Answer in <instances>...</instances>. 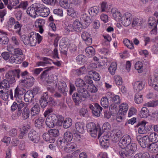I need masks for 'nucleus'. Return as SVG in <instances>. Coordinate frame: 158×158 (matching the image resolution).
<instances>
[{"label": "nucleus", "instance_id": "obj_23", "mask_svg": "<svg viewBox=\"0 0 158 158\" xmlns=\"http://www.w3.org/2000/svg\"><path fill=\"white\" fill-rule=\"evenodd\" d=\"M45 23V21L43 19H39L36 20L35 22V26L39 29V32L42 33L44 31L43 27Z\"/></svg>", "mask_w": 158, "mask_h": 158}, {"label": "nucleus", "instance_id": "obj_54", "mask_svg": "<svg viewBox=\"0 0 158 158\" xmlns=\"http://www.w3.org/2000/svg\"><path fill=\"white\" fill-rule=\"evenodd\" d=\"M89 108L93 111V110H97L99 109V110L102 111V108L97 103L93 104V105L92 104H89Z\"/></svg>", "mask_w": 158, "mask_h": 158}, {"label": "nucleus", "instance_id": "obj_51", "mask_svg": "<svg viewBox=\"0 0 158 158\" xmlns=\"http://www.w3.org/2000/svg\"><path fill=\"white\" fill-rule=\"evenodd\" d=\"M19 0H9V4L7 6L8 8L11 10L14 6L19 3Z\"/></svg>", "mask_w": 158, "mask_h": 158}, {"label": "nucleus", "instance_id": "obj_2", "mask_svg": "<svg viewBox=\"0 0 158 158\" xmlns=\"http://www.w3.org/2000/svg\"><path fill=\"white\" fill-rule=\"evenodd\" d=\"M86 127L87 131L89 132L90 135L93 137H96L98 131V138H99L103 133L101 129L99 127H97L95 124L93 123H89Z\"/></svg>", "mask_w": 158, "mask_h": 158}, {"label": "nucleus", "instance_id": "obj_40", "mask_svg": "<svg viewBox=\"0 0 158 158\" xmlns=\"http://www.w3.org/2000/svg\"><path fill=\"white\" fill-rule=\"evenodd\" d=\"M86 71V68L84 66L78 69H74L73 71L74 73L78 76L85 74Z\"/></svg>", "mask_w": 158, "mask_h": 158}, {"label": "nucleus", "instance_id": "obj_30", "mask_svg": "<svg viewBox=\"0 0 158 158\" xmlns=\"http://www.w3.org/2000/svg\"><path fill=\"white\" fill-rule=\"evenodd\" d=\"M77 147L76 145L73 143H69L66 145L64 148V151L67 152H70L73 151Z\"/></svg>", "mask_w": 158, "mask_h": 158}, {"label": "nucleus", "instance_id": "obj_10", "mask_svg": "<svg viewBox=\"0 0 158 158\" xmlns=\"http://www.w3.org/2000/svg\"><path fill=\"white\" fill-rule=\"evenodd\" d=\"M38 12V16H40L45 17H47L49 14L50 10L48 8L39 3Z\"/></svg>", "mask_w": 158, "mask_h": 158}, {"label": "nucleus", "instance_id": "obj_19", "mask_svg": "<svg viewBox=\"0 0 158 158\" xmlns=\"http://www.w3.org/2000/svg\"><path fill=\"white\" fill-rule=\"evenodd\" d=\"M148 122L143 120L139 122L137 124L138 127H139L138 129V132L140 134H143L147 132L145 125Z\"/></svg>", "mask_w": 158, "mask_h": 158}, {"label": "nucleus", "instance_id": "obj_32", "mask_svg": "<svg viewBox=\"0 0 158 158\" xmlns=\"http://www.w3.org/2000/svg\"><path fill=\"white\" fill-rule=\"evenodd\" d=\"M82 20L84 26L85 27H87L92 22L90 17L86 14L83 15L82 17Z\"/></svg>", "mask_w": 158, "mask_h": 158}, {"label": "nucleus", "instance_id": "obj_38", "mask_svg": "<svg viewBox=\"0 0 158 158\" xmlns=\"http://www.w3.org/2000/svg\"><path fill=\"white\" fill-rule=\"evenodd\" d=\"M10 83L6 79H4L0 83V89H10Z\"/></svg>", "mask_w": 158, "mask_h": 158}, {"label": "nucleus", "instance_id": "obj_17", "mask_svg": "<svg viewBox=\"0 0 158 158\" xmlns=\"http://www.w3.org/2000/svg\"><path fill=\"white\" fill-rule=\"evenodd\" d=\"M81 37L82 40L85 41L87 45H90L92 43L91 38L90 34L86 31L82 32Z\"/></svg>", "mask_w": 158, "mask_h": 158}, {"label": "nucleus", "instance_id": "obj_28", "mask_svg": "<svg viewBox=\"0 0 158 158\" xmlns=\"http://www.w3.org/2000/svg\"><path fill=\"white\" fill-rule=\"evenodd\" d=\"M119 113L124 115L126 114L128 110V105L126 103H123L119 106Z\"/></svg>", "mask_w": 158, "mask_h": 158}, {"label": "nucleus", "instance_id": "obj_24", "mask_svg": "<svg viewBox=\"0 0 158 158\" xmlns=\"http://www.w3.org/2000/svg\"><path fill=\"white\" fill-rule=\"evenodd\" d=\"M148 83L150 86H152L155 90L158 91V77H156L153 80L151 78L149 79Z\"/></svg>", "mask_w": 158, "mask_h": 158}, {"label": "nucleus", "instance_id": "obj_50", "mask_svg": "<svg viewBox=\"0 0 158 158\" xmlns=\"http://www.w3.org/2000/svg\"><path fill=\"white\" fill-rule=\"evenodd\" d=\"M57 78L55 75H52L49 77L48 83L50 84H55L57 80Z\"/></svg>", "mask_w": 158, "mask_h": 158}, {"label": "nucleus", "instance_id": "obj_18", "mask_svg": "<svg viewBox=\"0 0 158 158\" xmlns=\"http://www.w3.org/2000/svg\"><path fill=\"white\" fill-rule=\"evenodd\" d=\"M107 96L108 99L115 103L118 104L120 102V97L117 95H114L110 92H108L107 94Z\"/></svg>", "mask_w": 158, "mask_h": 158}, {"label": "nucleus", "instance_id": "obj_39", "mask_svg": "<svg viewBox=\"0 0 158 158\" xmlns=\"http://www.w3.org/2000/svg\"><path fill=\"white\" fill-rule=\"evenodd\" d=\"M75 127L76 131L79 133H82L84 131V123H76L75 124Z\"/></svg>", "mask_w": 158, "mask_h": 158}, {"label": "nucleus", "instance_id": "obj_31", "mask_svg": "<svg viewBox=\"0 0 158 158\" xmlns=\"http://www.w3.org/2000/svg\"><path fill=\"white\" fill-rule=\"evenodd\" d=\"M148 137L150 142L156 143L158 141V135L156 132L150 133Z\"/></svg>", "mask_w": 158, "mask_h": 158}, {"label": "nucleus", "instance_id": "obj_4", "mask_svg": "<svg viewBox=\"0 0 158 158\" xmlns=\"http://www.w3.org/2000/svg\"><path fill=\"white\" fill-rule=\"evenodd\" d=\"M36 32L32 31L30 32L28 36L25 37L23 41L25 45H30L31 46H35L36 44Z\"/></svg>", "mask_w": 158, "mask_h": 158}, {"label": "nucleus", "instance_id": "obj_58", "mask_svg": "<svg viewBox=\"0 0 158 158\" xmlns=\"http://www.w3.org/2000/svg\"><path fill=\"white\" fill-rule=\"evenodd\" d=\"M142 95L140 93H136L135 96V101L137 104L141 103L143 101Z\"/></svg>", "mask_w": 158, "mask_h": 158}, {"label": "nucleus", "instance_id": "obj_52", "mask_svg": "<svg viewBox=\"0 0 158 158\" xmlns=\"http://www.w3.org/2000/svg\"><path fill=\"white\" fill-rule=\"evenodd\" d=\"M50 135L49 132L47 133H44L43 135V138L46 141L51 143L54 140L53 138L51 137Z\"/></svg>", "mask_w": 158, "mask_h": 158}, {"label": "nucleus", "instance_id": "obj_63", "mask_svg": "<svg viewBox=\"0 0 158 158\" xmlns=\"http://www.w3.org/2000/svg\"><path fill=\"white\" fill-rule=\"evenodd\" d=\"M16 22L15 19L13 17H11L7 22V25L9 27L11 28L13 27Z\"/></svg>", "mask_w": 158, "mask_h": 158}, {"label": "nucleus", "instance_id": "obj_45", "mask_svg": "<svg viewBox=\"0 0 158 158\" xmlns=\"http://www.w3.org/2000/svg\"><path fill=\"white\" fill-rule=\"evenodd\" d=\"M99 8L97 6H94L90 8L89 10V14L92 16L96 15L98 13Z\"/></svg>", "mask_w": 158, "mask_h": 158}, {"label": "nucleus", "instance_id": "obj_55", "mask_svg": "<svg viewBox=\"0 0 158 158\" xmlns=\"http://www.w3.org/2000/svg\"><path fill=\"white\" fill-rule=\"evenodd\" d=\"M22 25L18 21H16L14 26V28L16 30V32L19 35H21V30Z\"/></svg>", "mask_w": 158, "mask_h": 158}, {"label": "nucleus", "instance_id": "obj_12", "mask_svg": "<svg viewBox=\"0 0 158 158\" xmlns=\"http://www.w3.org/2000/svg\"><path fill=\"white\" fill-rule=\"evenodd\" d=\"M26 77V80H21L20 82L25 87L29 88L33 85L35 80L31 76H27Z\"/></svg>", "mask_w": 158, "mask_h": 158}, {"label": "nucleus", "instance_id": "obj_14", "mask_svg": "<svg viewBox=\"0 0 158 158\" xmlns=\"http://www.w3.org/2000/svg\"><path fill=\"white\" fill-rule=\"evenodd\" d=\"M29 140L35 143H38L39 141L40 137L38 133L35 131L31 130L28 135Z\"/></svg>", "mask_w": 158, "mask_h": 158}, {"label": "nucleus", "instance_id": "obj_15", "mask_svg": "<svg viewBox=\"0 0 158 158\" xmlns=\"http://www.w3.org/2000/svg\"><path fill=\"white\" fill-rule=\"evenodd\" d=\"M78 93L83 100H85L89 98V94L87 89L83 87H81L77 89Z\"/></svg>", "mask_w": 158, "mask_h": 158}, {"label": "nucleus", "instance_id": "obj_22", "mask_svg": "<svg viewBox=\"0 0 158 158\" xmlns=\"http://www.w3.org/2000/svg\"><path fill=\"white\" fill-rule=\"evenodd\" d=\"M34 98L33 93L31 91H27L24 95V99L25 102H28V105L32 104V99Z\"/></svg>", "mask_w": 158, "mask_h": 158}, {"label": "nucleus", "instance_id": "obj_26", "mask_svg": "<svg viewBox=\"0 0 158 158\" xmlns=\"http://www.w3.org/2000/svg\"><path fill=\"white\" fill-rule=\"evenodd\" d=\"M144 85L145 83L143 82L137 81L134 84V89L137 92L140 91L143 89Z\"/></svg>", "mask_w": 158, "mask_h": 158}, {"label": "nucleus", "instance_id": "obj_60", "mask_svg": "<svg viewBox=\"0 0 158 158\" xmlns=\"http://www.w3.org/2000/svg\"><path fill=\"white\" fill-rule=\"evenodd\" d=\"M75 84L76 86L78 87L79 88L83 87L85 85V81L81 78L77 79L76 81Z\"/></svg>", "mask_w": 158, "mask_h": 158}, {"label": "nucleus", "instance_id": "obj_46", "mask_svg": "<svg viewBox=\"0 0 158 158\" xmlns=\"http://www.w3.org/2000/svg\"><path fill=\"white\" fill-rule=\"evenodd\" d=\"M158 22L154 17H150L148 19V24L151 27H156Z\"/></svg>", "mask_w": 158, "mask_h": 158}, {"label": "nucleus", "instance_id": "obj_43", "mask_svg": "<svg viewBox=\"0 0 158 158\" xmlns=\"http://www.w3.org/2000/svg\"><path fill=\"white\" fill-rule=\"evenodd\" d=\"M144 22L145 21L142 19H139L135 18L133 19L132 23V25L133 26H141Z\"/></svg>", "mask_w": 158, "mask_h": 158}, {"label": "nucleus", "instance_id": "obj_53", "mask_svg": "<svg viewBox=\"0 0 158 158\" xmlns=\"http://www.w3.org/2000/svg\"><path fill=\"white\" fill-rule=\"evenodd\" d=\"M135 68L139 73H141L143 71V63L141 62H137L135 65Z\"/></svg>", "mask_w": 158, "mask_h": 158}, {"label": "nucleus", "instance_id": "obj_3", "mask_svg": "<svg viewBox=\"0 0 158 158\" xmlns=\"http://www.w3.org/2000/svg\"><path fill=\"white\" fill-rule=\"evenodd\" d=\"M20 70L19 69H14L9 71L5 75L6 80L10 83H13L15 82V77L19 79Z\"/></svg>", "mask_w": 158, "mask_h": 158}, {"label": "nucleus", "instance_id": "obj_27", "mask_svg": "<svg viewBox=\"0 0 158 158\" xmlns=\"http://www.w3.org/2000/svg\"><path fill=\"white\" fill-rule=\"evenodd\" d=\"M147 148L148 150L152 153H156L158 152V145L156 143H150Z\"/></svg>", "mask_w": 158, "mask_h": 158}, {"label": "nucleus", "instance_id": "obj_49", "mask_svg": "<svg viewBox=\"0 0 158 158\" xmlns=\"http://www.w3.org/2000/svg\"><path fill=\"white\" fill-rule=\"evenodd\" d=\"M68 8V9L67 10V15L73 18H76L77 17L76 11L74 10L73 8Z\"/></svg>", "mask_w": 158, "mask_h": 158}, {"label": "nucleus", "instance_id": "obj_59", "mask_svg": "<svg viewBox=\"0 0 158 158\" xmlns=\"http://www.w3.org/2000/svg\"><path fill=\"white\" fill-rule=\"evenodd\" d=\"M59 4L60 6L65 9L68 8L69 7L68 0H60Z\"/></svg>", "mask_w": 158, "mask_h": 158}, {"label": "nucleus", "instance_id": "obj_6", "mask_svg": "<svg viewBox=\"0 0 158 158\" xmlns=\"http://www.w3.org/2000/svg\"><path fill=\"white\" fill-rule=\"evenodd\" d=\"M38 4L39 3H35L29 7L26 11L27 14L33 18L38 17Z\"/></svg>", "mask_w": 158, "mask_h": 158}, {"label": "nucleus", "instance_id": "obj_29", "mask_svg": "<svg viewBox=\"0 0 158 158\" xmlns=\"http://www.w3.org/2000/svg\"><path fill=\"white\" fill-rule=\"evenodd\" d=\"M58 91L62 93L66 91L67 85L65 82L63 81H60L57 85Z\"/></svg>", "mask_w": 158, "mask_h": 158}, {"label": "nucleus", "instance_id": "obj_44", "mask_svg": "<svg viewBox=\"0 0 158 158\" xmlns=\"http://www.w3.org/2000/svg\"><path fill=\"white\" fill-rule=\"evenodd\" d=\"M72 120L69 118H67L63 122V125L64 128H68L70 127L72 124Z\"/></svg>", "mask_w": 158, "mask_h": 158}, {"label": "nucleus", "instance_id": "obj_36", "mask_svg": "<svg viewBox=\"0 0 158 158\" xmlns=\"http://www.w3.org/2000/svg\"><path fill=\"white\" fill-rule=\"evenodd\" d=\"M72 98L73 102L76 105H79L81 101H84V100H83L80 95L78 94V93H74L73 94Z\"/></svg>", "mask_w": 158, "mask_h": 158}, {"label": "nucleus", "instance_id": "obj_21", "mask_svg": "<svg viewBox=\"0 0 158 158\" xmlns=\"http://www.w3.org/2000/svg\"><path fill=\"white\" fill-rule=\"evenodd\" d=\"M0 33V44H6L9 42V39L7 37V34L6 32H3L1 31Z\"/></svg>", "mask_w": 158, "mask_h": 158}, {"label": "nucleus", "instance_id": "obj_7", "mask_svg": "<svg viewBox=\"0 0 158 158\" xmlns=\"http://www.w3.org/2000/svg\"><path fill=\"white\" fill-rule=\"evenodd\" d=\"M136 139L139 145L143 148H148L150 141L148 137V135L143 136V137L139 135L136 136Z\"/></svg>", "mask_w": 158, "mask_h": 158}, {"label": "nucleus", "instance_id": "obj_62", "mask_svg": "<svg viewBox=\"0 0 158 158\" xmlns=\"http://www.w3.org/2000/svg\"><path fill=\"white\" fill-rule=\"evenodd\" d=\"M158 105V100L151 101L146 104V106L148 107H153Z\"/></svg>", "mask_w": 158, "mask_h": 158}, {"label": "nucleus", "instance_id": "obj_61", "mask_svg": "<svg viewBox=\"0 0 158 158\" xmlns=\"http://www.w3.org/2000/svg\"><path fill=\"white\" fill-rule=\"evenodd\" d=\"M109 9L108 8L107 3L105 2H103L101 4V12H108L109 11Z\"/></svg>", "mask_w": 158, "mask_h": 158}, {"label": "nucleus", "instance_id": "obj_48", "mask_svg": "<svg viewBox=\"0 0 158 158\" xmlns=\"http://www.w3.org/2000/svg\"><path fill=\"white\" fill-rule=\"evenodd\" d=\"M85 52L87 56L91 57L95 54V49L92 46H89L85 49Z\"/></svg>", "mask_w": 158, "mask_h": 158}, {"label": "nucleus", "instance_id": "obj_33", "mask_svg": "<svg viewBox=\"0 0 158 158\" xmlns=\"http://www.w3.org/2000/svg\"><path fill=\"white\" fill-rule=\"evenodd\" d=\"M73 24L74 30L77 31H81L82 28L84 27L81 23L78 20H76L74 21Z\"/></svg>", "mask_w": 158, "mask_h": 158}, {"label": "nucleus", "instance_id": "obj_47", "mask_svg": "<svg viewBox=\"0 0 158 158\" xmlns=\"http://www.w3.org/2000/svg\"><path fill=\"white\" fill-rule=\"evenodd\" d=\"M117 64L115 62H112L108 68V70L111 75L114 74L115 71L117 69Z\"/></svg>", "mask_w": 158, "mask_h": 158}, {"label": "nucleus", "instance_id": "obj_9", "mask_svg": "<svg viewBox=\"0 0 158 158\" xmlns=\"http://www.w3.org/2000/svg\"><path fill=\"white\" fill-rule=\"evenodd\" d=\"M131 139L129 135H124L120 139L119 142V146L123 150L125 149L128 145L131 143Z\"/></svg>", "mask_w": 158, "mask_h": 158}, {"label": "nucleus", "instance_id": "obj_13", "mask_svg": "<svg viewBox=\"0 0 158 158\" xmlns=\"http://www.w3.org/2000/svg\"><path fill=\"white\" fill-rule=\"evenodd\" d=\"M131 15L130 13H127L121 17V22L124 26L127 27L129 26L131 23Z\"/></svg>", "mask_w": 158, "mask_h": 158}, {"label": "nucleus", "instance_id": "obj_11", "mask_svg": "<svg viewBox=\"0 0 158 158\" xmlns=\"http://www.w3.org/2000/svg\"><path fill=\"white\" fill-rule=\"evenodd\" d=\"M10 95L11 99H13V90L11 89H10L2 90L0 89V97L3 100L6 101L9 98V95Z\"/></svg>", "mask_w": 158, "mask_h": 158}, {"label": "nucleus", "instance_id": "obj_20", "mask_svg": "<svg viewBox=\"0 0 158 158\" xmlns=\"http://www.w3.org/2000/svg\"><path fill=\"white\" fill-rule=\"evenodd\" d=\"M40 108L39 104L36 103L31 108V116L37 115L40 112Z\"/></svg>", "mask_w": 158, "mask_h": 158}, {"label": "nucleus", "instance_id": "obj_64", "mask_svg": "<svg viewBox=\"0 0 158 158\" xmlns=\"http://www.w3.org/2000/svg\"><path fill=\"white\" fill-rule=\"evenodd\" d=\"M103 37L104 39L103 40V45H108L111 40V38L109 35H104Z\"/></svg>", "mask_w": 158, "mask_h": 158}, {"label": "nucleus", "instance_id": "obj_57", "mask_svg": "<svg viewBox=\"0 0 158 158\" xmlns=\"http://www.w3.org/2000/svg\"><path fill=\"white\" fill-rule=\"evenodd\" d=\"M108 98L106 97H102L101 100V104L103 107H107L108 106Z\"/></svg>", "mask_w": 158, "mask_h": 158}, {"label": "nucleus", "instance_id": "obj_34", "mask_svg": "<svg viewBox=\"0 0 158 158\" xmlns=\"http://www.w3.org/2000/svg\"><path fill=\"white\" fill-rule=\"evenodd\" d=\"M139 114L140 117L142 118H147L150 115L148 110L145 107H143L142 108Z\"/></svg>", "mask_w": 158, "mask_h": 158}, {"label": "nucleus", "instance_id": "obj_42", "mask_svg": "<svg viewBox=\"0 0 158 158\" xmlns=\"http://www.w3.org/2000/svg\"><path fill=\"white\" fill-rule=\"evenodd\" d=\"M110 136L114 139V140H117V139L121 137L122 133L119 130H115L112 131Z\"/></svg>", "mask_w": 158, "mask_h": 158}, {"label": "nucleus", "instance_id": "obj_35", "mask_svg": "<svg viewBox=\"0 0 158 158\" xmlns=\"http://www.w3.org/2000/svg\"><path fill=\"white\" fill-rule=\"evenodd\" d=\"M45 119L43 117H39L35 121V126L38 128H42L44 125Z\"/></svg>", "mask_w": 158, "mask_h": 158}, {"label": "nucleus", "instance_id": "obj_25", "mask_svg": "<svg viewBox=\"0 0 158 158\" xmlns=\"http://www.w3.org/2000/svg\"><path fill=\"white\" fill-rule=\"evenodd\" d=\"M111 12L112 14L113 17L115 20L118 21L121 19V14L117 8H112Z\"/></svg>", "mask_w": 158, "mask_h": 158}, {"label": "nucleus", "instance_id": "obj_37", "mask_svg": "<svg viewBox=\"0 0 158 158\" xmlns=\"http://www.w3.org/2000/svg\"><path fill=\"white\" fill-rule=\"evenodd\" d=\"M28 106V104L26 103L22 113V117L24 119L28 118L30 115V111Z\"/></svg>", "mask_w": 158, "mask_h": 158}, {"label": "nucleus", "instance_id": "obj_1", "mask_svg": "<svg viewBox=\"0 0 158 158\" xmlns=\"http://www.w3.org/2000/svg\"><path fill=\"white\" fill-rule=\"evenodd\" d=\"M137 149V145L134 143H130L127 147L119 152V154L123 157L125 156L130 157L132 156L134 153Z\"/></svg>", "mask_w": 158, "mask_h": 158}, {"label": "nucleus", "instance_id": "obj_5", "mask_svg": "<svg viewBox=\"0 0 158 158\" xmlns=\"http://www.w3.org/2000/svg\"><path fill=\"white\" fill-rule=\"evenodd\" d=\"M49 98L48 94V92L43 93L39 102L41 107L42 108H45L48 105V102L49 104L50 105H54L55 101L52 98L50 97L49 99V101H48L47 99Z\"/></svg>", "mask_w": 158, "mask_h": 158}, {"label": "nucleus", "instance_id": "obj_8", "mask_svg": "<svg viewBox=\"0 0 158 158\" xmlns=\"http://www.w3.org/2000/svg\"><path fill=\"white\" fill-rule=\"evenodd\" d=\"M57 119V117L56 114H50L48 116L46 120L45 123L49 128H53L55 125H56Z\"/></svg>", "mask_w": 158, "mask_h": 158}, {"label": "nucleus", "instance_id": "obj_56", "mask_svg": "<svg viewBox=\"0 0 158 158\" xmlns=\"http://www.w3.org/2000/svg\"><path fill=\"white\" fill-rule=\"evenodd\" d=\"M85 56L83 55H79L76 57V60L77 63L79 64H82L85 61Z\"/></svg>", "mask_w": 158, "mask_h": 158}, {"label": "nucleus", "instance_id": "obj_16", "mask_svg": "<svg viewBox=\"0 0 158 158\" xmlns=\"http://www.w3.org/2000/svg\"><path fill=\"white\" fill-rule=\"evenodd\" d=\"M109 136L106 135L100 138L99 142L100 145L104 148H107L109 144Z\"/></svg>", "mask_w": 158, "mask_h": 158}, {"label": "nucleus", "instance_id": "obj_41", "mask_svg": "<svg viewBox=\"0 0 158 158\" xmlns=\"http://www.w3.org/2000/svg\"><path fill=\"white\" fill-rule=\"evenodd\" d=\"M63 139L66 143L70 142L73 139L72 134L69 131H66L64 134Z\"/></svg>", "mask_w": 158, "mask_h": 158}]
</instances>
